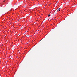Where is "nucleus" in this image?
<instances>
[{
  "instance_id": "f257e3e1",
  "label": "nucleus",
  "mask_w": 77,
  "mask_h": 77,
  "mask_svg": "<svg viewBox=\"0 0 77 77\" xmlns=\"http://www.w3.org/2000/svg\"><path fill=\"white\" fill-rule=\"evenodd\" d=\"M56 11H58V12H59V11H60V7L58 8L56 10Z\"/></svg>"
},
{
  "instance_id": "f03ea898",
  "label": "nucleus",
  "mask_w": 77,
  "mask_h": 77,
  "mask_svg": "<svg viewBox=\"0 0 77 77\" xmlns=\"http://www.w3.org/2000/svg\"><path fill=\"white\" fill-rule=\"evenodd\" d=\"M50 15H49L48 16V17H50Z\"/></svg>"
},
{
  "instance_id": "7ed1b4c3",
  "label": "nucleus",
  "mask_w": 77,
  "mask_h": 77,
  "mask_svg": "<svg viewBox=\"0 0 77 77\" xmlns=\"http://www.w3.org/2000/svg\"><path fill=\"white\" fill-rule=\"evenodd\" d=\"M3 2H4V1H3Z\"/></svg>"
}]
</instances>
